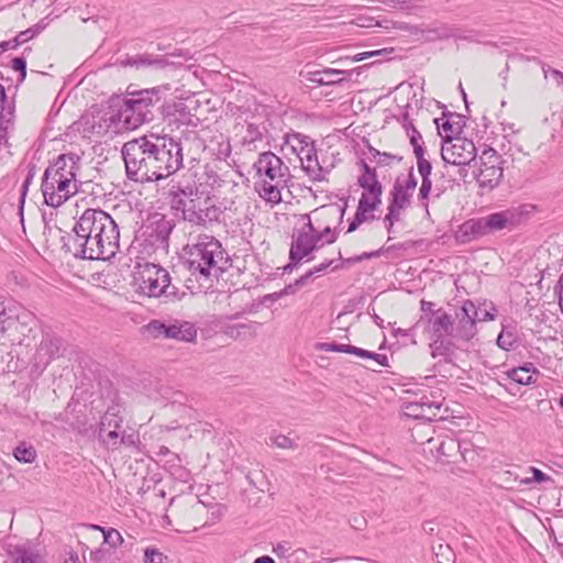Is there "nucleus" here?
<instances>
[{"label": "nucleus", "mask_w": 563, "mask_h": 563, "mask_svg": "<svg viewBox=\"0 0 563 563\" xmlns=\"http://www.w3.org/2000/svg\"><path fill=\"white\" fill-rule=\"evenodd\" d=\"M125 173L137 183L158 181L174 175L183 166L181 142L166 134H148L122 146Z\"/></svg>", "instance_id": "1"}, {"label": "nucleus", "mask_w": 563, "mask_h": 563, "mask_svg": "<svg viewBox=\"0 0 563 563\" xmlns=\"http://www.w3.org/2000/svg\"><path fill=\"white\" fill-rule=\"evenodd\" d=\"M62 240L63 249L75 257L106 261L117 254L120 233L109 213L101 209H87L76 221L71 233Z\"/></svg>", "instance_id": "2"}, {"label": "nucleus", "mask_w": 563, "mask_h": 563, "mask_svg": "<svg viewBox=\"0 0 563 563\" xmlns=\"http://www.w3.org/2000/svg\"><path fill=\"white\" fill-rule=\"evenodd\" d=\"M78 169L79 156L74 153L60 154L46 167L41 190L47 206L57 208L77 192Z\"/></svg>", "instance_id": "3"}, {"label": "nucleus", "mask_w": 563, "mask_h": 563, "mask_svg": "<svg viewBox=\"0 0 563 563\" xmlns=\"http://www.w3.org/2000/svg\"><path fill=\"white\" fill-rule=\"evenodd\" d=\"M222 244L212 235L199 234L185 249V263L196 278L209 279L224 271L220 263L224 260Z\"/></svg>", "instance_id": "4"}, {"label": "nucleus", "mask_w": 563, "mask_h": 563, "mask_svg": "<svg viewBox=\"0 0 563 563\" xmlns=\"http://www.w3.org/2000/svg\"><path fill=\"white\" fill-rule=\"evenodd\" d=\"M167 90V86L146 89H132V86H129L120 103L125 121V130L133 131L152 121L154 118L153 109L162 101Z\"/></svg>", "instance_id": "5"}, {"label": "nucleus", "mask_w": 563, "mask_h": 563, "mask_svg": "<svg viewBox=\"0 0 563 563\" xmlns=\"http://www.w3.org/2000/svg\"><path fill=\"white\" fill-rule=\"evenodd\" d=\"M137 291L148 297L177 298V287L170 283L169 273L159 265L145 263L139 272Z\"/></svg>", "instance_id": "6"}, {"label": "nucleus", "mask_w": 563, "mask_h": 563, "mask_svg": "<svg viewBox=\"0 0 563 563\" xmlns=\"http://www.w3.org/2000/svg\"><path fill=\"white\" fill-rule=\"evenodd\" d=\"M417 178L413 174V167H410L407 179L400 180L398 177L390 191V201L388 212L384 218L387 231L390 233L395 222L400 220L401 211L407 209L411 203L412 192L417 187Z\"/></svg>", "instance_id": "7"}, {"label": "nucleus", "mask_w": 563, "mask_h": 563, "mask_svg": "<svg viewBox=\"0 0 563 563\" xmlns=\"http://www.w3.org/2000/svg\"><path fill=\"white\" fill-rule=\"evenodd\" d=\"M144 331L153 339H170L181 342H194L197 338V328L192 322L169 319L151 320L144 325Z\"/></svg>", "instance_id": "8"}, {"label": "nucleus", "mask_w": 563, "mask_h": 563, "mask_svg": "<svg viewBox=\"0 0 563 563\" xmlns=\"http://www.w3.org/2000/svg\"><path fill=\"white\" fill-rule=\"evenodd\" d=\"M479 161L477 183L479 187L492 190L499 185L504 176L501 157L494 148L488 147L483 151Z\"/></svg>", "instance_id": "9"}, {"label": "nucleus", "mask_w": 563, "mask_h": 563, "mask_svg": "<svg viewBox=\"0 0 563 563\" xmlns=\"http://www.w3.org/2000/svg\"><path fill=\"white\" fill-rule=\"evenodd\" d=\"M477 317L478 308L471 300H465L462 307L455 311L454 339L462 341L472 340L477 333Z\"/></svg>", "instance_id": "10"}, {"label": "nucleus", "mask_w": 563, "mask_h": 563, "mask_svg": "<svg viewBox=\"0 0 563 563\" xmlns=\"http://www.w3.org/2000/svg\"><path fill=\"white\" fill-rule=\"evenodd\" d=\"M253 167L261 179L284 181L289 175L288 166L271 151L261 153Z\"/></svg>", "instance_id": "11"}, {"label": "nucleus", "mask_w": 563, "mask_h": 563, "mask_svg": "<svg viewBox=\"0 0 563 563\" xmlns=\"http://www.w3.org/2000/svg\"><path fill=\"white\" fill-rule=\"evenodd\" d=\"M441 155L444 162L462 166L475 159V145L467 140L456 139L451 146H443Z\"/></svg>", "instance_id": "12"}, {"label": "nucleus", "mask_w": 563, "mask_h": 563, "mask_svg": "<svg viewBox=\"0 0 563 563\" xmlns=\"http://www.w3.org/2000/svg\"><path fill=\"white\" fill-rule=\"evenodd\" d=\"M163 119L168 126L192 125L197 126L198 118L191 113L183 101H172L163 106Z\"/></svg>", "instance_id": "13"}, {"label": "nucleus", "mask_w": 563, "mask_h": 563, "mask_svg": "<svg viewBox=\"0 0 563 563\" xmlns=\"http://www.w3.org/2000/svg\"><path fill=\"white\" fill-rule=\"evenodd\" d=\"M122 131L126 130L123 112L120 107L117 111H106L98 120L93 119L91 124V132L99 136L119 134Z\"/></svg>", "instance_id": "14"}, {"label": "nucleus", "mask_w": 563, "mask_h": 563, "mask_svg": "<svg viewBox=\"0 0 563 563\" xmlns=\"http://www.w3.org/2000/svg\"><path fill=\"white\" fill-rule=\"evenodd\" d=\"M15 129V102L0 84V145L7 143Z\"/></svg>", "instance_id": "15"}, {"label": "nucleus", "mask_w": 563, "mask_h": 563, "mask_svg": "<svg viewBox=\"0 0 563 563\" xmlns=\"http://www.w3.org/2000/svg\"><path fill=\"white\" fill-rule=\"evenodd\" d=\"M175 224L173 220L167 219L165 216L155 213L146 227V233L151 243L157 247L167 249L169 235Z\"/></svg>", "instance_id": "16"}, {"label": "nucleus", "mask_w": 563, "mask_h": 563, "mask_svg": "<svg viewBox=\"0 0 563 563\" xmlns=\"http://www.w3.org/2000/svg\"><path fill=\"white\" fill-rule=\"evenodd\" d=\"M427 318V332L430 334V339H441L451 336L454 339V320L443 309H438L430 314H426Z\"/></svg>", "instance_id": "17"}, {"label": "nucleus", "mask_w": 563, "mask_h": 563, "mask_svg": "<svg viewBox=\"0 0 563 563\" xmlns=\"http://www.w3.org/2000/svg\"><path fill=\"white\" fill-rule=\"evenodd\" d=\"M323 243L320 240L307 235L298 231L297 234L292 235V243L289 251V260L295 262H301L305 257L309 256L313 251L320 249Z\"/></svg>", "instance_id": "18"}, {"label": "nucleus", "mask_w": 563, "mask_h": 563, "mask_svg": "<svg viewBox=\"0 0 563 563\" xmlns=\"http://www.w3.org/2000/svg\"><path fill=\"white\" fill-rule=\"evenodd\" d=\"M405 409L408 417L431 421L438 417L441 409V402L431 400L429 397L423 396L419 400L408 402Z\"/></svg>", "instance_id": "19"}, {"label": "nucleus", "mask_w": 563, "mask_h": 563, "mask_svg": "<svg viewBox=\"0 0 563 563\" xmlns=\"http://www.w3.org/2000/svg\"><path fill=\"white\" fill-rule=\"evenodd\" d=\"M222 214L220 207L216 206L211 198L201 200L197 211H191L189 222L195 225L206 227L208 223L217 222Z\"/></svg>", "instance_id": "20"}, {"label": "nucleus", "mask_w": 563, "mask_h": 563, "mask_svg": "<svg viewBox=\"0 0 563 563\" xmlns=\"http://www.w3.org/2000/svg\"><path fill=\"white\" fill-rule=\"evenodd\" d=\"M301 167L312 181H323L329 169L322 167L318 161L317 150L311 145L302 155H298Z\"/></svg>", "instance_id": "21"}, {"label": "nucleus", "mask_w": 563, "mask_h": 563, "mask_svg": "<svg viewBox=\"0 0 563 563\" xmlns=\"http://www.w3.org/2000/svg\"><path fill=\"white\" fill-rule=\"evenodd\" d=\"M42 558L38 551L29 542L22 544H10L7 549L5 563H41Z\"/></svg>", "instance_id": "22"}, {"label": "nucleus", "mask_w": 563, "mask_h": 563, "mask_svg": "<svg viewBox=\"0 0 563 563\" xmlns=\"http://www.w3.org/2000/svg\"><path fill=\"white\" fill-rule=\"evenodd\" d=\"M430 354L433 358H440L437 364L433 365L434 372L441 373L440 367L443 363L450 364L453 362L454 357V344L451 340L445 338L441 339H431V343L429 344Z\"/></svg>", "instance_id": "23"}, {"label": "nucleus", "mask_w": 563, "mask_h": 563, "mask_svg": "<svg viewBox=\"0 0 563 563\" xmlns=\"http://www.w3.org/2000/svg\"><path fill=\"white\" fill-rule=\"evenodd\" d=\"M287 185V180H268L261 179L255 183V190L262 199L272 205H277L282 201V189Z\"/></svg>", "instance_id": "24"}, {"label": "nucleus", "mask_w": 563, "mask_h": 563, "mask_svg": "<svg viewBox=\"0 0 563 563\" xmlns=\"http://www.w3.org/2000/svg\"><path fill=\"white\" fill-rule=\"evenodd\" d=\"M124 420V408L120 404L108 407L98 426V437L111 429H121Z\"/></svg>", "instance_id": "25"}, {"label": "nucleus", "mask_w": 563, "mask_h": 563, "mask_svg": "<svg viewBox=\"0 0 563 563\" xmlns=\"http://www.w3.org/2000/svg\"><path fill=\"white\" fill-rule=\"evenodd\" d=\"M483 235H486V233L482 218L465 221L455 233V238L460 243H468Z\"/></svg>", "instance_id": "26"}, {"label": "nucleus", "mask_w": 563, "mask_h": 563, "mask_svg": "<svg viewBox=\"0 0 563 563\" xmlns=\"http://www.w3.org/2000/svg\"><path fill=\"white\" fill-rule=\"evenodd\" d=\"M198 196V188L190 183L181 184L180 181H177L173 184L169 188V197H170V205H174V201L177 199H190Z\"/></svg>", "instance_id": "27"}, {"label": "nucleus", "mask_w": 563, "mask_h": 563, "mask_svg": "<svg viewBox=\"0 0 563 563\" xmlns=\"http://www.w3.org/2000/svg\"><path fill=\"white\" fill-rule=\"evenodd\" d=\"M509 220L508 212H495L482 218L486 234L503 230L507 227Z\"/></svg>", "instance_id": "28"}, {"label": "nucleus", "mask_w": 563, "mask_h": 563, "mask_svg": "<svg viewBox=\"0 0 563 563\" xmlns=\"http://www.w3.org/2000/svg\"><path fill=\"white\" fill-rule=\"evenodd\" d=\"M526 473L528 474L527 476L525 477H519L518 475H515L514 476V482H518L520 485H531V484H542V483H553V478L551 476H549L548 474H545L544 472H542L541 470L534 467V466H529L526 471Z\"/></svg>", "instance_id": "29"}, {"label": "nucleus", "mask_w": 563, "mask_h": 563, "mask_svg": "<svg viewBox=\"0 0 563 563\" xmlns=\"http://www.w3.org/2000/svg\"><path fill=\"white\" fill-rule=\"evenodd\" d=\"M285 144L289 145L292 153H295L297 156L302 155L307 148L313 145V143L310 141V137L301 133L286 134Z\"/></svg>", "instance_id": "30"}, {"label": "nucleus", "mask_w": 563, "mask_h": 563, "mask_svg": "<svg viewBox=\"0 0 563 563\" xmlns=\"http://www.w3.org/2000/svg\"><path fill=\"white\" fill-rule=\"evenodd\" d=\"M357 185L364 189L365 194L375 196L376 200L382 197L383 186L378 180L377 174L372 176H358Z\"/></svg>", "instance_id": "31"}, {"label": "nucleus", "mask_w": 563, "mask_h": 563, "mask_svg": "<svg viewBox=\"0 0 563 563\" xmlns=\"http://www.w3.org/2000/svg\"><path fill=\"white\" fill-rule=\"evenodd\" d=\"M333 260L325 261L318 266H314L312 269H309L306 274L295 280L294 284L288 285L286 288L287 292H294L295 289H298L307 284V282L316 274L325 272L332 264Z\"/></svg>", "instance_id": "32"}, {"label": "nucleus", "mask_w": 563, "mask_h": 563, "mask_svg": "<svg viewBox=\"0 0 563 563\" xmlns=\"http://www.w3.org/2000/svg\"><path fill=\"white\" fill-rule=\"evenodd\" d=\"M200 202H201V198L197 196V197H194L190 199H185V200L177 199L174 201V205H170V206L174 210L180 211L183 219L185 221L189 222L190 217H188V214L191 211H197Z\"/></svg>", "instance_id": "33"}, {"label": "nucleus", "mask_w": 563, "mask_h": 563, "mask_svg": "<svg viewBox=\"0 0 563 563\" xmlns=\"http://www.w3.org/2000/svg\"><path fill=\"white\" fill-rule=\"evenodd\" d=\"M408 118L409 117L406 113L404 115V121H405L404 128L406 129L407 135L409 136V140H410V144L413 147L415 156L417 155L418 151H420L421 154H424L422 136H421L420 132L416 129V126L411 122L406 123Z\"/></svg>", "instance_id": "34"}, {"label": "nucleus", "mask_w": 563, "mask_h": 563, "mask_svg": "<svg viewBox=\"0 0 563 563\" xmlns=\"http://www.w3.org/2000/svg\"><path fill=\"white\" fill-rule=\"evenodd\" d=\"M87 528L101 531L103 533V542L109 544L111 548H117L123 543V537L114 528L104 529L98 525H88Z\"/></svg>", "instance_id": "35"}, {"label": "nucleus", "mask_w": 563, "mask_h": 563, "mask_svg": "<svg viewBox=\"0 0 563 563\" xmlns=\"http://www.w3.org/2000/svg\"><path fill=\"white\" fill-rule=\"evenodd\" d=\"M346 353L354 354L362 358L373 360L377 362L380 366H388V357L385 354H378L350 344L347 345Z\"/></svg>", "instance_id": "36"}, {"label": "nucleus", "mask_w": 563, "mask_h": 563, "mask_svg": "<svg viewBox=\"0 0 563 563\" xmlns=\"http://www.w3.org/2000/svg\"><path fill=\"white\" fill-rule=\"evenodd\" d=\"M49 22H48V16L42 19L40 22H37L36 24H34L33 26L24 30V31H21L18 35H16V38L19 40V42L22 44L29 42L30 40H32L33 37L37 36L38 34H41L47 26H48Z\"/></svg>", "instance_id": "37"}, {"label": "nucleus", "mask_w": 563, "mask_h": 563, "mask_svg": "<svg viewBox=\"0 0 563 563\" xmlns=\"http://www.w3.org/2000/svg\"><path fill=\"white\" fill-rule=\"evenodd\" d=\"M13 456L20 463H33L37 453L33 445L22 442L13 450Z\"/></svg>", "instance_id": "38"}, {"label": "nucleus", "mask_w": 563, "mask_h": 563, "mask_svg": "<svg viewBox=\"0 0 563 563\" xmlns=\"http://www.w3.org/2000/svg\"><path fill=\"white\" fill-rule=\"evenodd\" d=\"M386 49H376V51H369V52H363L355 54L353 56H339L335 60H333V64H340V65H347L351 63L362 62L364 59L375 57V56H382L386 53Z\"/></svg>", "instance_id": "39"}, {"label": "nucleus", "mask_w": 563, "mask_h": 563, "mask_svg": "<svg viewBox=\"0 0 563 563\" xmlns=\"http://www.w3.org/2000/svg\"><path fill=\"white\" fill-rule=\"evenodd\" d=\"M356 69H353L355 71ZM352 70L336 69V68H323L322 74H324L325 86H335L341 85L345 81V78L342 75L351 74Z\"/></svg>", "instance_id": "40"}, {"label": "nucleus", "mask_w": 563, "mask_h": 563, "mask_svg": "<svg viewBox=\"0 0 563 563\" xmlns=\"http://www.w3.org/2000/svg\"><path fill=\"white\" fill-rule=\"evenodd\" d=\"M133 63L136 69L146 68L152 66L163 67L165 65L164 58L152 57L148 54H136L133 55Z\"/></svg>", "instance_id": "41"}, {"label": "nucleus", "mask_w": 563, "mask_h": 563, "mask_svg": "<svg viewBox=\"0 0 563 563\" xmlns=\"http://www.w3.org/2000/svg\"><path fill=\"white\" fill-rule=\"evenodd\" d=\"M63 342L59 338H45L41 343V349L48 354L51 360L60 355Z\"/></svg>", "instance_id": "42"}, {"label": "nucleus", "mask_w": 563, "mask_h": 563, "mask_svg": "<svg viewBox=\"0 0 563 563\" xmlns=\"http://www.w3.org/2000/svg\"><path fill=\"white\" fill-rule=\"evenodd\" d=\"M508 378L520 385H530L534 383L532 374H527L526 368H511L506 372Z\"/></svg>", "instance_id": "43"}, {"label": "nucleus", "mask_w": 563, "mask_h": 563, "mask_svg": "<svg viewBox=\"0 0 563 563\" xmlns=\"http://www.w3.org/2000/svg\"><path fill=\"white\" fill-rule=\"evenodd\" d=\"M120 429H111L107 430V432L101 433V437H98V439L110 450H118L120 446V438L121 434L119 433Z\"/></svg>", "instance_id": "44"}, {"label": "nucleus", "mask_w": 563, "mask_h": 563, "mask_svg": "<svg viewBox=\"0 0 563 563\" xmlns=\"http://www.w3.org/2000/svg\"><path fill=\"white\" fill-rule=\"evenodd\" d=\"M517 341V335L504 328L497 338V345L505 351H509L516 345Z\"/></svg>", "instance_id": "45"}, {"label": "nucleus", "mask_w": 563, "mask_h": 563, "mask_svg": "<svg viewBox=\"0 0 563 563\" xmlns=\"http://www.w3.org/2000/svg\"><path fill=\"white\" fill-rule=\"evenodd\" d=\"M382 203V197H378V200H376L375 196H369L365 192L362 194L357 208L362 211H365L367 213L373 212L379 205Z\"/></svg>", "instance_id": "46"}, {"label": "nucleus", "mask_w": 563, "mask_h": 563, "mask_svg": "<svg viewBox=\"0 0 563 563\" xmlns=\"http://www.w3.org/2000/svg\"><path fill=\"white\" fill-rule=\"evenodd\" d=\"M268 445L279 449H295L296 443L292 439L284 434H271L266 441Z\"/></svg>", "instance_id": "47"}, {"label": "nucleus", "mask_w": 563, "mask_h": 563, "mask_svg": "<svg viewBox=\"0 0 563 563\" xmlns=\"http://www.w3.org/2000/svg\"><path fill=\"white\" fill-rule=\"evenodd\" d=\"M434 122L438 129L445 133L443 139L452 140L455 134L460 133V128L454 126V124L450 122L449 118L435 119Z\"/></svg>", "instance_id": "48"}, {"label": "nucleus", "mask_w": 563, "mask_h": 563, "mask_svg": "<svg viewBox=\"0 0 563 563\" xmlns=\"http://www.w3.org/2000/svg\"><path fill=\"white\" fill-rule=\"evenodd\" d=\"M431 190H432L431 178H421V186L419 188L418 199L426 210H428V207H429V198L431 195Z\"/></svg>", "instance_id": "49"}, {"label": "nucleus", "mask_w": 563, "mask_h": 563, "mask_svg": "<svg viewBox=\"0 0 563 563\" xmlns=\"http://www.w3.org/2000/svg\"><path fill=\"white\" fill-rule=\"evenodd\" d=\"M416 158L418 172L421 178H431L432 165L427 158H424V154H421L420 151H418Z\"/></svg>", "instance_id": "50"}, {"label": "nucleus", "mask_w": 563, "mask_h": 563, "mask_svg": "<svg viewBox=\"0 0 563 563\" xmlns=\"http://www.w3.org/2000/svg\"><path fill=\"white\" fill-rule=\"evenodd\" d=\"M35 175H36V166L34 164L29 165L27 175H26V177L23 181L22 188H21V203H24V199H25L29 186L32 184Z\"/></svg>", "instance_id": "51"}, {"label": "nucleus", "mask_w": 563, "mask_h": 563, "mask_svg": "<svg viewBox=\"0 0 563 563\" xmlns=\"http://www.w3.org/2000/svg\"><path fill=\"white\" fill-rule=\"evenodd\" d=\"M166 556L156 549L147 548L144 552L145 563H165Z\"/></svg>", "instance_id": "52"}, {"label": "nucleus", "mask_w": 563, "mask_h": 563, "mask_svg": "<svg viewBox=\"0 0 563 563\" xmlns=\"http://www.w3.org/2000/svg\"><path fill=\"white\" fill-rule=\"evenodd\" d=\"M13 319L7 314V307L3 301L0 302V334L4 333L12 324Z\"/></svg>", "instance_id": "53"}, {"label": "nucleus", "mask_w": 563, "mask_h": 563, "mask_svg": "<svg viewBox=\"0 0 563 563\" xmlns=\"http://www.w3.org/2000/svg\"><path fill=\"white\" fill-rule=\"evenodd\" d=\"M347 345L349 344H340V343H335V342H324V343H319L317 349L320 351H325V352L346 353Z\"/></svg>", "instance_id": "54"}, {"label": "nucleus", "mask_w": 563, "mask_h": 563, "mask_svg": "<svg viewBox=\"0 0 563 563\" xmlns=\"http://www.w3.org/2000/svg\"><path fill=\"white\" fill-rule=\"evenodd\" d=\"M12 68L20 73L19 81L22 82L26 77V60L24 57H14Z\"/></svg>", "instance_id": "55"}, {"label": "nucleus", "mask_w": 563, "mask_h": 563, "mask_svg": "<svg viewBox=\"0 0 563 563\" xmlns=\"http://www.w3.org/2000/svg\"><path fill=\"white\" fill-rule=\"evenodd\" d=\"M324 74H322V69H318V70H312V71H308L307 73V80H309L310 82H313L318 86H325V82L324 81Z\"/></svg>", "instance_id": "56"}, {"label": "nucleus", "mask_w": 563, "mask_h": 563, "mask_svg": "<svg viewBox=\"0 0 563 563\" xmlns=\"http://www.w3.org/2000/svg\"><path fill=\"white\" fill-rule=\"evenodd\" d=\"M137 443H139V437L137 435H135L133 433L125 434L124 432L121 434L120 445L123 444V445L129 446V448H136Z\"/></svg>", "instance_id": "57"}, {"label": "nucleus", "mask_w": 563, "mask_h": 563, "mask_svg": "<svg viewBox=\"0 0 563 563\" xmlns=\"http://www.w3.org/2000/svg\"><path fill=\"white\" fill-rule=\"evenodd\" d=\"M384 252V249H379L377 251H374V252H365V253H362L361 255L354 257V258H349L347 262H352V263H356V262H362L364 260H368V258H373V257H377L379 256L382 253Z\"/></svg>", "instance_id": "58"}, {"label": "nucleus", "mask_w": 563, "mask_h": 563, "mask_svg": "<svg viewBox=\"0 0 563 563\" xmlns=\"http://www.w3.org/2000/svg\"><path fill=\"white\" fill-rule=\"evenodd\" d=\"M318 235H320V241L325 239L327 244H331L336 240V233L332 231L330 227H327L323 231L318 232Z\"/></svg>", "instance_id": "59"}, {"label": "nucleus", "mask_w": 563, "mask_h": 563, "mask_svg": "<svg viewBox=\"0 0 563 563\" xmlns=\"http://www.w3.org/2000/svg\"><path fill=\"white\" fill-rule=\"evenodd\" d=\"M397 159L398 162L401 159V157H397L396 155L389 154V153H380L379 157L376 159L378 165L387 166L390 164V161Z\"/></svg>", "instance_id": "60"}, {"label": "nucleus", "mask_w": 563, "mask_h": 563, "mask_svg": "<svg viewBox=\"0 0 563 563\" xmlns=\"http://www.w3.org/2000/svg\"><path fill=\"white\" fill-rule=\"evenodd\" d=\"M290 547L288 543H278L273 548V552L279 558H286L289 554Z\"/></svg>", "instance_id": "61"}, {"label": "nucleus", "mask_w": 563, "mask_h": 563, "mask_svg": "<svg viewBox=\"0 0 563 563\" xmlns=\"http://www.w3.org/2000/svg\"><path fill=\"white\" fill-rule=\"evenodd\" d=\"M307 219H308V222L305 224V227L299 230L301 233H306L307 235H312V238H316L318 240H320V235H318V231L316 230V228L313 227L310 218L308 216H306Z\"/></svg>", "instance_id": "62"}, {"label": "nucleus", "mask_w": 563, "mask_h": 563, "mask_svg": "<svg viewBox=\"0 0 563 563\" xmlns=\"http://www.w3.org/2000/svg\"><path fill=\"white\" fill-rule=\"evenodd\" d=\"M20 45H21V43L19 42V40L15 36L14 38L9 40V41H2L0 43V51H2L4 53L5 51L16 48Z\"/></svg>", "instance_id": "63"}, {"label": "nucleus", "mask_w": 563, "mask_h": 563, "mask_svg": "<svg viewBox=\"0 0 563 563\" xmlns=\"http://www.w3.org/2000/svg\"><path fill=\"white\" fill-rule=\"evenodd\" d=\"M558 287H559V305H560V308H561V311L563 313V274L560 276V279H559V283H558Z\"/></svg>", "instance_id": "64"}]
</instances>
